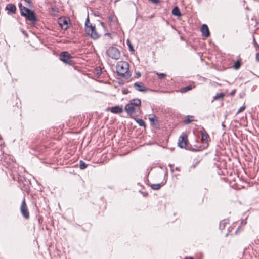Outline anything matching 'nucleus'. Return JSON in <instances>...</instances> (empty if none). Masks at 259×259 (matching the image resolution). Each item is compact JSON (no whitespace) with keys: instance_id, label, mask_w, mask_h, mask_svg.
I'll list each match as a JSON object with an SVG mask.
<instances>
[{"instance_id":"obj_34","label":"nucleus","mask_w":259,"mask_h":259,"mask_svg":"<svg viewBox=\"0 0 259 259\" xmlns=\"http://www.w3.org/2000/svg\"><path fill=\"white\" fill-rule=\"evenodd\" d=\"M185 259H193V258H192V257H190V258H185Z\"/></svg>"},{"instance_id":"obj_7","label":"nucleus","mask_w":259,"mask_h":259,"mask_svg":"<svg viewBox=\"0 0 259 259\" xmlns=\"http://www.w3.org/2000/svg\"><path fill=\"white\" fill-rule=\"evenodd\" d=\"M20 211L22 215L26 219L29 218V212L28 211L25 199L24 198L20 207Z\"/></svg>"},{"instance_id":"obj_10","label":"nucleus","mask_w":259,"mask_h":259,"mask_svg":"<svg viewBox=\"0 0 259 259\" xmlns=\"http://www.w3.org/2000/svg\"><path fill=\"white\" fill-rule=\"evenodd\" d=\"M201 30L203 35L205 37H208L209 36V31L206 25L203 24L201 27Z\"/></svg>"},{"instance_id":"obj_6","label":"nucleus","mask_w":259,"mask_h":259,"mask_svg":"<svg viewBox=\"0 0 259 259\" xmlns=\"http://www.w3.org/2000/svg\"><path fill=\"white\" fill-rule=\"evenodd\" d=\"M60 59L66 64L72 65L73 61L70 55L67 52H63L60 54Z\"/></svg>"},{"instance_id":"obj_12","label":"nucleus","mask_w":259,"mask_h":259,"mask_svg":"<svg viewBox=\"0 0 259 259\" xmlns=\"http://www.w3.org/2000/svg\"><path fill=\"white\" fill-rule=\"evenodd\" d=\"M59 24L62 29L66 30L68 28V21L66 19H61L59 21Z\"/></svg>"},{"instance_id":"obj_15","label":"nucleus","mask_w":259,"mask_h":259,"mask_svg":"<svg viewBox=\"0 0 259 259\" xmlns=\"http://www.w3.org/2000/svg\"><path fill=\"white\" fill-rule=\"evenodd\" d=\"M172 13L174 15L177 16H180L181 15L180 10L178 7H176L173 9Z\"/></svg>"},{"instance_id":"obj_5","label":"nucleus","mask_w":259,"mask_h":259,"mask_svg":"<svg viewBox=\"0 0 259 259\" xmlns=\"http://www.w3.org/2000/svg\"><path fill=\"white\" fill-rule=\"evenodd\" d=\"M125 111L128 114L131 116L137 115L138 113H140L141 111L139 107H136L131 104H127L125 107Z\"/></svg>"},{"instance_id":"obj_11","label":"nucleus","mask_w":259,"mask_h":259,"mask_svg":"<svg viewBox=\"0 0 259 259\" xmlns=\"http://www.w3.org/2000/svg\"><path fill=\"white\" fill-rule=\"evenodd\" d=\"M128 104H131V105L135 106L136 107H139V108H140L141 102L140 99L136 98L131 100Z\"/></svg>"},{"instance_id":"obj_14","label":"nucleus","mask_w":259,"mask_h":259,"mask_svg":"<svg viewBox=\"0 0 259 259\" xmlns=\"http://www.w3.org/2000/svg\"><path fill=\"white\" fill-rule=\"evenodd\" d=\"M6 9L9 10L10 12L14 13L15 12L16 8L15 5L12 4H10L7 5L6 7Z\"/></svg>"},{"instance_id":"obj_31","label":"nucleus","mask_w":259,"mask_h":259,"mask_svg":"<svg viewBox=\"0 0 259 259\" xmlns=\"http://www.w3.org/2000/svg\"><path fill=\"white\" fill-rule=\"evenodd\" d=\"M100 25H101V26L103 28H104V23H103L101 22V23H100Z\"/></svg>"},{"instance_id":"obj_29","label":"nucleus","mask_w":259,"mask_h":259,"mask_svg":"<svg viewBox=\"0 0 259 259\" xmlns=\"http://www.w3.org/2000/svg\"><path fill=\"white\" fill-rule=\"evenodd\" d=\"M256 60L259 61V53H257L256 55Z\"/></svg>"},{"instance_id":"obj_22","label":"nucleus","mask_w":259,"mask_h":259,"mask_svg":"<svg viewBox=\"0 0 259 259\" xmlns=\"http://www.w3.org/2000/svg\"><path fill=\"white\" fill-rule=\"evenodd\" d=\"M149 119L152 124H154L155 121H156V117L155 115H153L152 117H149Z\"/></svg>"},{"instance_id":"obj_4","label":"nucleus","mask_w":259,"mask_h":259,"mask_svg":"<svg viewBox=\"0 0 259 259\" xmlns=\"http://www.w3.org/2000/svg\"><path fill=\"white\" fill-rule=\"evenodd\" d=\"M106 54L109 57L114 60H118L120 57V51L116 47L109 48L106 51Z\"/></svg>"},{"instance_id":"obj_21","label":"nucleus","mask_w":259,"mask_h":259,"mask_svg":"<svg viewBox=\"0 0 259 259\" xmlns=\"http://www.w3.org/2000/svg\"><path fill=\"white\" fill-rule=\"evenodd\" d=\"M87 165L86 164V163L85 162H84L82 161H80L79 167L81 169H85L87 167Z\"/></svg>"},{"instance_id":"obj_27","label":"nucleus","mask_w":259,"mask_h":259,"mask_svg":"<svg viewBox=\"0 0 259 259\" xmlns=\"http://www.w3.org/2000/svg\"><path fill=\"white\" fill-rule=\"evenodd\" d=\"M157 75L159 78H162L164 77L165 76V74L164 73H157Z\"/></svg>"},{"instance_id":"obj_13","label":"nucleus","mask_w":259,"mask_h":259,"mask_svg":"<svg viewBox=\"0 0 259 259\" xmlns=\"http://www.w3.org/2000/svg\"><path fill=\"white\" fill-rule=\"evenodd\" d=\"M111 112L113 113H120L122 112L123 110L122 107L116 106L111 108Z\"/></svg>"},{"instance_id":"obj_2","label":"nucleus","mask_w":259,"mask_h":259,"mask_svg":"<svg viewBox=\"0 0 259 259\" xmlns=\"http://www.w3.org/2000/svg\"><path fill=\"white\" fill-rule=\"evenodd\" d=\"M85 30L87 34L94 39L98 38L100 36V34L96 30L95 26L90 23L88 17L85 23Z\"/></svg>"},{"instance_id":"obj_24","label":"nucleus","mask_w":259,"mask_h":259,"mask_svg":"<svg viewBox=\"0 0 259 259\" xmlns=\"http://www.w3.org/2000/svg\"><path fill=\"white\" fill-rule=\"evenodd\" d=\"M151 188L154 190H158L160 188V184H153L151 186Z\"/></svg>"},{"instance_id":"obj_23","label":"nucleus","mask_w":259,"mask_h":259,"mask_svg":"<svg viewBox=\"0 0 259 259\" xmlns=\"http://www.w3.org/2000/svg\"><path fill=\"white\" fill-rule=\"evenodd\" d=\"M240 62L239 61H236L234 63L233 67L235 69H238L240 68Z\"/></svg>"},{"instance_id":"obj_19","label":"nucleus","mask_w":259,"mask_h":259,"mask_svg":"<svg viewBox=\"0 0 259 259\" xmlns=\"http://www.w3.org/2000/svg\"><path fill=\"white\" fill-rule=\"evenodd\" d=\"M193 120V117L191 116H187L184 120L185 123H189Z\"/></svg>"},{"instance_id":"obj_9","label":"nucleus","mask_w":259,"mask_h":259,"mask_svg":"<svg viewBox=\"0 0 259 259\" xmlns=\"http://www.w3.org/2000/svg\"><path fill=\"white\" fill-rule=\"evenodd\" d=\"M134 88L139 92H146L147 89L144 85L142 82H135L133 85Z\"/></svg>"},{"instance_id":"obj_16","label":"nucleus","mask_w":259,"mask_h":259,"mask_svg":"<svg viewBox=\"0 0 259 259\" xmlns=\"http://www.w3.org/2000/svg\"><path fill=\"white\" fill-rule=\"evenodd\" d=\"M201 140L203 142H205L207 140V139L208 138V135L207 134L202 132L201 133Z\"/></svg>"},{"instance_id":"obj_28","label":"nucleus","mask_w":259,"mask_h":259,"mask_svg":"<svg viewBox=\"0 0 259 259\" xmlns=\"http://www.w3.org/2000/svg\"><path fill=\"white\" fill-rule=\"evenodd\" d=\"M254 46H255V47L256 48L257 50H258L259 49V45H258L255 41V39H254Z\"/></svg>"},{"instance_id":"obj_1","label":"nucleus","mask_w":259,"mask_h":259,"mask_svg":"<svg viewBox=\"0 0 259 259\" xmlns=\"http://www.w3.org/2000/svg\"><path fill=\"white\" fill-rule=\"evenodd\" d=\"M116 71L119 75L126 76L129 75V64L125 61L118 62L116 64Z\"/></svg>"},{"instance_id":"obj_17","label":"nucleus","mask_w":259,"mask_h":259,"mask_svg":"<svg viewBox=\"0 0 259 259\" xmlns=\"http://www.w3.org/2000/svg\"><path fill=\"white\" fill-rule=\"evenodd\" d=\"M192 89V87L191 85H188L185 87H184L181 89L180 91L181 93H185L190 90Z\"/></svg>"},{"instance_id":"obj_30","label":"nucleus","mask_w":259,"mask_h":259,"mask_svg":"<svg viewBox=\"0 0 259 259\" xmlns=\"http://www.w3.org/2000/svg\"><path fill=\"white\" fill-rule=\"evenodd\" d=\"M236 92V90H234L233 91H232L231 93H230V95L231 96H233L234 95V94Z\"/></svg>"},{"instance_id":"obj_26","label":"nucleus","mask_w":259,"mask_h":259,"mask_svg":"<svg viewBox=\"0 0 259 259\" xmlns=\"http://www.w3.org/2000/svg\"><path fill=\"white\" fill-rule=\"evenodd\" d=\"M127 44L128 46L129 50L131 51H134V50L133 47L128 40H127Z\"/></svg>"},{"instance_id":"obj_25","label":"nucleus","mask_w":259,"mask_h":259,"mask_svg":"<svg viewBox=\"0 0 259 259\" xmlns=\"http://www.w3.org/2000/svg\"><path fill=\"white\" fill-rule=\"evenodd\" d=\"M245 108H246V106L245 105L242 106L239 109L238 111L237 112V114H238L243 112L245 110Z\"/></svg>"},{"instance_id":"obj_32","label":"nucleus","mask_w":259,"mask_h":259,"mask_svg":"<svg viewBox=\"0 0 259 259\" xmlns=\"http://www.w3.org/2000/svg\"><path fill=\"white\" fill-rule=\"evenodd\" d=\"M136 75H137V77H140L141 76V74L139 72L137 73Z\"/></svg>"},{"instance_id":"obj_35","label":"nucleus","mask_w":259,"mask_h":259,"mask_svg":"<svg viewBox=\"0 0 259 259\" xmlns=\"http://www.w3.org/2000/svg\"><path fill=\"white\" fill-rule=\"evenodd\" d=\"M27 2H29L30 0H26Z\"/></svg>"},{"instance_id":"obj_33","label":"nucleus","mask_w":259,"mask_h":259,"mask_svg":"<svg viewBox=\"0 0 259 259\" xmlns=\"http://www.w3.org/2000/svg\"><path fill=\"white\" fill-rule=\"evenodd\" d=\"M106 35L109 36L110 34V33H106Z\"/></svg>"},{"instance_id":"obj_3","label":"nucleus","mask_w":259,"mask_h":259,"mask_svg":"<svg viewBox=\"0 0 259 259\" xmlns=\"http://www.w3.org/2000/svg\"><path fill=\"white\" fill-rule=\"evenodd\" d=\"M19 7L21 11V15L25 16L27 20L32 22L36 20L35 14L32 11L22 6L21 4L19 5Z\"/></svg>"},{"instance_id":"obj_20","label":"nucleus","mask_w":259,"mask_h":259,"mask_svg":"<svg viewBox=\"0 0 259 259\" xmlns=\"http://www.w3.org/2000/svg\"><path fill=\"white\" fill-rule=\"evenodd\" d=\"M137 123L141 126H145V124L144 121L141 119H135Z\"/></svg>"},{"instance_id":"obj_18","label":"nucleus","mask_w":259,"mask_h":259,"mask_svg":"<svg viewBox=\"0 0 259 259\" xmlns=\"http://www.w3.org/2000/svg\"><path fill=\"white\" fill-rule=\"evenodd\" d=\"M224 96L225 94L224 93H221L218 94L214 97V100H219L220 99H222Z\"/></svg>"},{"instance_id":"obj_8","label":"nucleus","mask_w":259,"mask_h":259,"mask_svg":"<svg viewBox=\"0 0 259 259\" xmlns=\"http://www.w3.org/2000/svg\"><path fill=\"white\" fill-rule=\"evenodd\" d=\"M187 137L185 136H181L179 137V140H178V146L181 148H186L187 146Z\"/></svg>"}]
</instances>
